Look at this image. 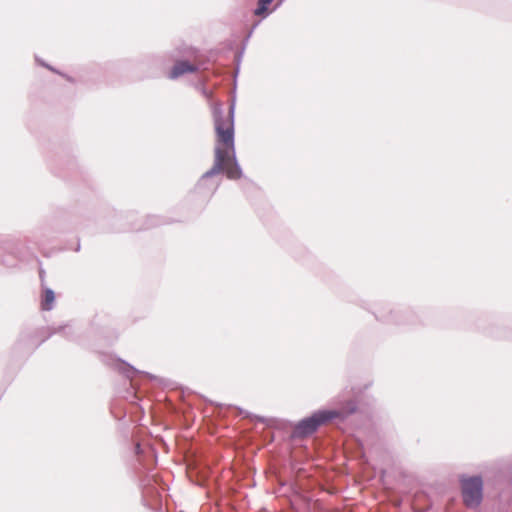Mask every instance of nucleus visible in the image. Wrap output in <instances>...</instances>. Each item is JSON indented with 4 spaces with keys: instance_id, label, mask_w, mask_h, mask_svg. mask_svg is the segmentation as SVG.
Returning <instances> with one entry per match:
<instances>
[{
    "instance_id": "obj_5",
    "label": "nucleus",
    "mask_w": 512,
    "mask_h": 512,
    "mask_svg": "<svg viewBox=\"0 0 512 512\" xmlns=\"http://www.w3.org/2000/svg\"><path fill=\"white\" fill-rule=\"evenodd\" d=\"M54 301H55L54 292L51 289H46L44 291L43 299H42V303H41L42 309L43 310H51Z\"/></svg>"
},
{
    "instance_id": "obj_1",
    "label": "nucleus",
    "mask_w": 512,
    "mask_h": 512,
    "mask_svg": "<svg viewBox=\"0 0 512 512\" xmlns=\"http://www.w3.org/2000/svg\"><path fill=\"white\" fill-rule=\"evenodd\" d=\"M215 130L214 164L197 184L202 191L207 187L208 178L216 173H225L229 179H239L241 170L236 162L234 143V112L233 107L224 111L220 106L213 109Z\"/></svg>"
},
{
    "instance_id": "obj_7",
    "label": "nucleus",
    "mask_w": 512,
    "mask_h": 512,
    "mask_svg": "<svg viewBox=\"0 0 512 512\" xmlns=\"http://www.w3.org/2000/svg\"><path fill=\"white\" fill-rule=\"evenodd\" d=\"M215 190H216V185H211V187H210L211 193H214Z\"/></svg>"
},
{
    "instance_id": "obj_4",
    "label": "nucleus",
    "mask_w": 512,
    "mask_h": 512,
    "mask_svg": "<svg viewBox=\"0 0 512 512\" xmlns=\"http://www.w3.org/2000/svg\"><path fill=\"white\" fill-rule=\"evenodd\" d=\"M198 70V66L188 61L179 60L176 61L171 68L168 77L170 79H177L184 74L194 73Z\"/></svg>"
},
{
    "instance_id": "obj_2",
    "label": "nucleus",
    "mask_w": 512,
    "mask_h": 512,
    "mask_svg": "<svg viewBox=\"0 0 512 512\" xmlns=\"http://www.w3.org/2000/svg\"><path fill=\"white\" fill-rule=\"evenodd\" d=\"M354 409L347 413H343L339 410H323L315 412L312 416L303 419L295 428V432L298 436H307L314 433L318 427L328 423L334 418H343L347 414L352 413Z\"/></svg>"
},
{
    "instance_id": "obj_3",
    "label": "nucleus",
    "mask_w": 512,
    "mask_h": 512,
    "mask_svg": "<svg viewBox=\"0 0 512 512\" xmlns=\"http://www.w3.org/2000/svg\"><path fill=\"white\" fill-rule=\"evenodd\" d=\"M461 490L467 507H476L482 500L483 481L479 476L462 477Z\"/></svg>"
},
{
    "instance_id": "obj_6",
    "label": "nucleus",
    "mask_w": 512,
    "mask_h": 512,
    "mask_svg": "<svg viewBox=\"0 0 512 512\" xmlns=\"http://www.w3.org/2000/svg\"><path fill=\"white\" fill-rule=\"evenodd\" d=\"M273 0H258V7L255 10V15L261 16L264 15L267 11L268 5L272 3Z\"/></svg>"
}]
</instances>
